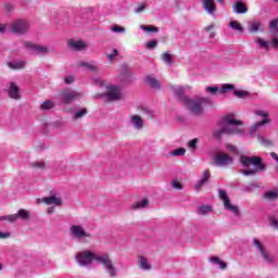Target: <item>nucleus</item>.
Wrapping results in <instances>:
<instances>
[{
	"mask_svg": "<svg viewBox=\"0 0 278 278\" xmlns=\"http://www.w3.org/2000/svg\"><path fill=\"white\" fill-rule=\"evenodd\" d=\"M219 199L223 201L224 210H226V212H230V214H233V216H240V207L231 203V199H229V195H227V191L220 189Z\"/></svg>",
	"mask_w": 278,
	"mask_h": 278,
	"instance_id": "obj_9",
	"label": "nucleus"
},
{
	"mask_svg": "<svg viewBox=\"0 0 278 278\" xmlns=\"http://www.w3.org/2000/svg\"><path fill=\"white\" fill-rule=\"evenodd\" d=\"M240 164H242L244 168H249V166L254 167L241 170V174L244 175L245 177L255 176L257 175V173H264V170H266V164L260 156L241 155Z\"/></svg>",
	"mask_w": 278,
	"mask_h": 278,
	"instance_id": "obj_2",
	"label": "nucleus"
},
{
	"mask_svg": "<svg viewBox=\"0 0 278 278\" xmlns=\"http://www.w3.org/2000/svg\"><path fill=\"white\" fill-rule=\"evenodd\" d=\"M205 184H207V180L205 179H200L197 185H195V190H201V188H203V186H205Z\"/></svg>",
	"mask_w": 278,
	"mask_h": 278,
	"instance_id": "obj_52",
	"label": "nucleus"
},
{
	"mask_svg": "<svg viewBox=\"0 0 278 278\" xmlns=\"http://www.w3.org/2000/svg\"><path fill=\"white\" fill-rule=\"evenodd\" d=\"M23 46L27 51H29V53H33V55H49V53H53L55 51L49 46H42L31 41H24Z\"/></svg>",
	"mask_w": 278,
	"mask_h": 278,
	"instance_id": "obj_7",
	"label": "nucleus"
},
{
	"mask_svg": "<svg viewBox=\"0 0 278 278\" xmlns=\"http://www.w3.org/2000/svg\"><path fill=\"white\" fill-rule=\"evenodd\" d=\"M270 123L269 118L262 119L261 122L255 123L250 127V136L251 138H257V131L264 127V125H268Z\"/></svg>",
	"mask_w": 278,
	"mask_h": 278,
	"instance_id": "obj_16",
	"label": "nucleus"
},
{
	"mask_svg": "<svg viewBox=\"0 0 278 278\" xmlns=\"http://www.w3.org/2000/svg\"><path fill=\"white\" fill-rule=\"evenodd\" d=\"M208 262H211V264H215L216 266H219L222 270H225L227 268V263L220 261L218 256H211L208 258Z\"/></svg>",
	"mask_w": 278,
	"mask_h": 278,
	"instance_id": "obj_29",
	"label": "nucleus"
},
{
	"mask_svg": "<svg viewBox=\"0 0 278 278\" xmlns=\"http://www.w3.org/2000/svg\"><path fill=\"white\" fill-rule=\"evenodd\" d=\"M108 90L106 99H109V101H118V99H123L121 87L110 86L108 87Z\"/></svg>",
	"mask_w": 278,
	"mask_h": 278,
	"instance_id": "obj_13",
	"label": "nucleus"
},
{
	"mask_svg": "<svg viewBox=\"0 0 278 278\" xmlns=\"http://www.w3.org/2000/svg\"><path fill=\"white\" fill-rule=\"evenodd\" d=\"M161 60L164 62V64H167V66H173V54L164 52L161 55Z\"/></svg>",
	"mask_w": 278,
	"mask_h": 278,
	"instance_id": "obj_33",
	"label": "nucleus"
},
{
	"mask_svg": "<svg viewBox=\"0 0 278 278\" xmlns=\"http://www.w3.org/2000/svg\"><path fill=\"white\" fill-rule=\"evenodd\" d=\"M122 75H124V77H129L131 75L127 65L122 66Z\"/></svg>",
	"mask_w": 278,
	"mask_h": 278,
	"instance_id": "obj_53",
	"label": "nucleus"
},
{
	"mask_svg": "<svg viewBox=\"0 0 278 278\" xmlns=\"http://www.w3.org/2000/svg\"><path fill=\"white\" fill-rule=\"evenodd\" d=\"M232 11L235 12V14H247V12H249V8H247V5L242 3V1H237L232 5Z\"/></svg>",
	"mask_w": 278,
	"mask_h": 278,
	"instance_id": "obj_22",
	"label": "nucleus"
},
{
	"mask_svg": "<svg viewBox=\"0 0 278 278\" xmlns=\"http://www.w3.org/2000/svg\"><path fill=\"white\" fill-rule=\"evenodd\" d=\"M58 99H60V101L65 105H71V103L77 101V99H81V92L73 89H63L59 92Z\"/></svg>",
	"mask_w": 278,
	"mask_h": 278,
	"instance_id": "obj_8",
	"label": "nucleus"
},
{
	"mask_svg": "<svg viewBox=\"0 0 278 278\" xmlns=\"http://www.w3.org/2000/svg\"><path fill=\"white\" fill-rule=\"evenodd\" d=\"M182 105L190 112V114H193V116H201L203 114V103H210V99L207 98H184Z\"/></svg>",
	"mask_w": 278,
	"mask_h": 278,
	"instance_id": "obj_3",
	"label": "nucleus"
},
{
	"mask_svg": "<svg viewBox=\"0 0 278 278\" xmlns=\"http://www.w3.org/2000/svg\"><path fill=\"white\" fill-rule=\"evenodd\" d=\"M74 81H75V76H73V75L64 77V84H66L67 86L73 84Z\"/></svg>",
	"mask_w": 278,
	"mask_h": 278,
	"instance_id": "obj_51",
	"label": "nucleus"
},
{
	"mask_svg": "<svg viewBox=\"0 0 278 278\" xmlns=\"http://www.w3.org/2000/svg\"><path fill=\"white\" fill-rule=\"evenodd\" d=\"M147 84H149L150 87H152L154 90H160V80L156 78H153L152 76H147L146 77Z\"/></svg>",
	"mask_w": 278,
	"mask_h": 278,
	"instance_id": "obj_30",
	"label": "nucleus"
},
{
	"mask_svg": "<svg viewBox=\"0 0 278 278\" xmlns=\"http://www.w3.org/2000/svg\"><path fill=\"white\" fill-rule=\"evenodd\" d=\"M197 144H199L198 138H194L188 142L189 149H192L193 151L197 149Z\"/></svg>",
	"mask_w": 278,
	"mask_h": 278,
	"instance_id": "obj_49",
	"label": "nucleus"
},
{
	"mask_svg": "<svg viewBox=\"0 0 278 278\" xmlns=\"http://www.w3.org/2000/svg\"><path fill=\"white\" fill-rule=\"evenodd\" d=\"M213 211L212 205H201L198 207L199 216H207V214H212Z\"/></svg>",
	"mask_w": 278,
	"mask_h": 278,
	"instance_id": "obj_28",
	"label": "nucleus"
},
{
	"mask_svg": "<svg viewBox=\"0 0 278 278\" xmlns=\"http://www.w3.org/2000/svg\"><path fill=\"white\" fill-rule=\"evenodd\" d=\"M147 8H149V4H147L146 2H141L134 9V12L135 14H142V12L147 10Z\"/></svg>",
	"mask_w": 278,
	"mask_h": 278,
	"instance_id": "obj_37",
	"label": "nucleus"
},
{
	"mask_svg": "<svg viewBox=\"0 0 278 278\" xmlns=\"http://www.w3.org/2000/svg\"><path fill=\"white\" fill-rule=\"evenodd\" d=\"M12 34H16L17 36H23V34H27L29 31V22L25 20H16L11 24Z\"/></svg>",
	"mask_w": 278,
	"mask_h": 278,
	"instance_id": "obj_10",
	"label": "nucleus"
},
{
	"mask_svg": "<svg viewBox=\"0 0 278 278\" xmlns=\"http://www.w3.org/2000/svg\"><path fill=\"white\" fill-rule=\"evenodd\" d=\"M172 186H173V188H175L176 190H181V188H184V187L181 186V184H179V182H177V181L172 182Z\"/></svg>",
	"mask_w": 278,
	"mask_h": 278,
	"instance_id": "obj_58",
	"label": "nucleus"
},
{
	"mask_svg": "<svg viewBox=\"0 0 278 278\" xmlns=\"http://www.w3.org/2000/svg\"><path fill=\"white\" fill-rule=\"evenodd\" d=\"M257 140L263 147H273V141L262 137L261 135H257Z\"/></svg>",
	"mask_w": 278,
	"mask_h": 278,
	"instance_id": "obj_40",
	"label": "nucleus"
},
{
	"mask_svg": "<svg viewBox=\"0 0 278 278\" xmlns=\"http://www.w3.org/2000/svg\"><path fill=\"white\" fill-rule=\"evenodd\" d=\"M0 220H8V223H16V215H4L0 216Z\"/></svg>",
	"mask_w": 278,
	"mask_h": 278,
	"instance_id": "obj_47",
	"label": "nucleus"
},
{
	"mask_svg": "<svg viewBox=\"0 0 278 278\" xmlns=\"http://www.w3.org/2000/svg\"><path fill=\"white\" fill-rule=\"evenodd\" d=\"M252 244L253 247H255V249L258 250V252L261 253V257H263V262L265 264H275V257H273V255H270V253L266 251L264 244H262V241H260L258 239H253Z\"/></svg>",
	"mask_w": 278,
	"mask_h": 278,
	"instance_id": "obj_11",
	"label": "nucleus"
},
{
	"mask_svg": "<svg viewBox=\"0 0 278 278\" xmlns=\"http://www.w3.org/2000/svg\"><path fill=\"white\" fill-rule=\"evenodd\" d=\"M8 31V24H0V34Z\"/></svg>",
	"mask_w": 278,
	"mask_h": 278,
	"instance_id": "obj_59",
	"label": "nucleus"
},
{
	"mask_svg": "<svg viewBox=\"0 0 278 278\" xmlns=\"http://www.w3.org/2000/svg\"><path fill=\"white\" fill-rule=\"evenodd\" d=\"M265 198L268 201H277L278 199V192L277 191H268L265 193Z\"/></svg>",
	"mask_w": 278,
	"mask_h": 278,
	"instance_id": "obj_41",
	"label": "nucleus"
},
{
	"mask_svg": "<svg viewBox=\"0 0 278 278\" xmlns=\"http://www.w3.org/2000/svg\"><path fill=\"white\" fill-rule=\"evenodd\" d=\"M172 90H173L175 97H177V99H179V101L181 103H184V99L189 98L188 96H184V92L186 90L184 87H172Z\"/></svg>",
	"mask_w": 278,
	"mask_h": 278,
	"instance_id": "obj_25",
	"label": "nucleus"
},
{
	"mask_svg": "<svg viewBox=\"0 0 278 278\" xmlns=\"http://www.w3.org/2000/svg\"><path fill=\"white\" fill-rule=\"evenodd\" d=\"M140 29H142V31H147L148 34H157V31H160V28L152 25H141Z\"/></svg>",
	"mask_w": 278,
	"mask_h": 278,
	"instance_id": "obj_34",
	"label": "nucleus"
},
{
	"mask_svg": "<svg viewBox=\"0 0 278 278\" xmlns=\"http://www.w3.org/2000/svg\"><path fill=\"white\" fill-rule=\"evenodd\" d=\"M174 157H179L181 155H186V149L185 148H178L169 153Z\"/></svg>",
	"mask_w": 278,
	"mask_h": 278,
	"instance_id": "obj_42",
	"label": "nucleus"
},
{
	"mask_svg": "<svg viewBox=\"0 0 278 278\" xmlns=\"http://www.w3.org/2000/svg\"><path fill=\"white\" fill-rule=\"evenodd\" d=\"M270 47L273 49H278V38L277 37L271 38V40L269 41V48Z\"/></svg>",
	"mask_w": 278,
	"mask_h": 278,
	"instance_id": "obj_50",
	"label": "nucleus"
},
{
	"mask_svg": "<svg viewBox=\"0 0 278 278\" xmlns=\"http://www.w3.org/2000/svg\"><path fill=\"white\" fill-rule=\"evenodd\" d=\"M254 114L255 116H260V118H263V121H265V118H268L269 116L268 111H264V110H255Z\"/></svg>",
	"mask_w": 278,
	"mask_h": 278,
	"instance_id": "obj_44",
	"label": "nucleus"
},
{
	"mask_svg": "<svg viewBox=\"0 0 278 278\" xmlns=\"http://www.w3.org/2000/svg\"><path fill=\"white\" fill-rule=\"evenodd\" d=\"M269 31L273 36H278V20H274L269 23Z\"/></svg>",
	"mask_w": 278,
	"mask_h": 278,
	"instance_id": "obj_36",
	"label": "nucleus"
},
{
	"mask_svg": "<svg viewBox=\"0 0 278 278\" xmlns=\"http://www.w3.org/2000/svg\"><path fill=\"white\" fill-rule=\"evenodd\" d=\"M229 28L235 29L239 34H244V27H242V24H240L238 21H231L229 23Z\"/></svg>",
	"mask_w": 278,
	"mask_h": 278,
	"instance_id": "obj_32",
	"label": "nucleus"
},
{
	"mask_svg": "<svg viewBox=\"0 0 278 278\" xmlns=\"http://www.w3.org/2000/svg\"><path fill=\"white\" fill-rule=\"evenodd\" d=\"M130 124L132 127L136 129L140 130L142 127H144V119L140 118L138 115H132L130 116Z\"/></svg>",
	"mask_w": 278,
	"mask_h": 278,
	"instance_id": "obj_23",
	"label": "nucleus"
},
{
	"mask_svg": "<svg viewBox=\"0 0 278 278\" xmlns=\"http://www.w3.org/2000/svg\"><path fill=\"white\" fill-rule=\"evenodd\" d=\"M235 88L236 87L231 84H224L219 89V93L223 94V92H229V90H235Z\"/></svg>",
	"mask_w": 278,
	"mask_h": 278,
	"instance_id": "obj_45",
	"label": "nucleus"
},
{
	"mask_svg": "<svg viewBox=\"0 0 278 278\" xmlns=\"http://www.w3.org/2000/svg\"><path fill=\"white\" fill-rule=\"evenodd\" d=\"M53 108H55V103L51 100L45 101L40 105L41 110H53Z\"/></svg>",
	"mask_w": 278,
	"mask_h": 278,
	"instance_id": "obj_39",
	"label": "nucleus"
},
{
	"mask_svg": "<svg viewBox=\"0 0 278 278\" xmlns=\"http://www.w3.org/2000/svg\"><path fill=\"white\" fill-rule=\"evenodd\" d=\"M206 92H210V94H217L218 92H220V90L218 89V87L213 86V87H206L205 88Z\"/></svg>",
	"mask_w": 278,
	"mask_h": 278,
	"instance_id": "obj_48",
	"label": "nucleus"
},
{
	"mask_svg": "<svg viewBox=\"0 0 278 278\" xmlns=\"http://www.w3.org/2000/svg\"><path fill=\"white\" fill-rule=\"evenodd\" d=\"M7 93L10 99H14L15 101H20L21 99V87L14 81H10L7 85Z\"/></svg>",
	"mask_w": 278,
	"mask_h": 278,
	"instance_id": "obj_12",
	"label": "nucleus"
},
{
	"mask_svg": "<svg viewBox=\"0 0 278 278\" xmlns=\"http://www.w3.org/2000/svg\"><path fill=\"white\" fill-rule=\"evenodd\" d=\"M48 214H53V212H55V208L53 206L49 207L48 208Z\"/></svg>",
	"mask_w": 278,
	"mask_h": 278,
	"instance_id": "obj_64",
	"label": "nucleus"
},
{
	"mask_svg": "<svg viewBox=\"0 0 278 278\" xmlns=\"http://www.w3.org/2000/svg\"><path fill=\"white\" fill-rule=\"evenodd\" d=\"M270 226L274 227V229H278V220L275 217H269Z\"/></svg>",
	"mask_w": 278,
	"mask_h": 278,
	"instance_id": "obj_54",
	"label": "nucleus"
},
{
	"mask_svg": "<svg viewBox=\"0 0 278 278\" xmlns=\"http://www.w3.org/2000/svg\"><path fill=\"white\" fill-rule=\"evenodd\" d=\"M202 179H205V181H207V179H210V170L208 169L204 170Z\"/></svg>",
	"mask_w": 278,
	"mask_h": 278,
	"instance_id": "obj_62",
	"label": "nucleus"
},
{
	"mask_svg": "<svg viewBox=\"0 0 278 278\" xmlns=\"http://www.w3.org/2000/svg\"><path fill=\"white\" fill-rule=\"evenodd\" d=\"M218 3H225V0H217ZM202 8L210 14L214 16L216 14V2L214 0H202Z\"/></svg>",
	"mask_w": 278,
	"mask_h": 278,
	"instance_id": "obj_14",
	"label": "nucleus"
},
{
	"mask_svg": "<svg viewBox=\"0 0 278 278\" xmlns=\"http://www.w3.org/2000/svg\"><path fill=\"white\" fill-rule=\"evenodd\" d=\"M132 210H144L146 207H149V200L143 199L141 201L136 202L131 205Z\"/></svg>",
	"mask_w": 278,
	"mask_h": 278,
	"instance_id": "obj_31",
	"label": "nucleus"
},
{
	"mask_svg": "<svg viewBox=\"0 0 278 278\" xmlns=\"http://www.w3.org/2000/svg\"><path fill=\"white\" fill-rule=\"evenodd\" d=\"M70 236L77 242H88L92 238L90 233L83 225H72L70 227Z\"/></svg>",
	"mask_w": 278,
	"mask_h": 278,
	"instance_id": "obj_6",
	"label": "nucleus"
},
{
	"mask_svg": "<svg viewBox=\"0 0 278 278\" xmlns=\"http://www.w3.org/2000/svg\"><path fill=\"white\" fill-rule=\"evenodd\" d=\"M11 233L10 232H1L0 231V240H5L10 238Z\"/></svg>",
	"mask_w": 278,
	"mask_h": 278,
	"instance_id": "obj_57",
	"label": "nucleus"
},
{
	"mask_svg": "<svg viewBox=\"0 0 278 278\" xmlns=\"http://www.w3.org/2000/svg\"><path fill=\"white\" fill-rule=\"evenodd\" d=\"M255 43L257 45V47L260 49H264L265 51L270 50V41H266V40L262 39L261 37H256Z\"/></svg>",
	"mask_w": 278,
	"mask_h": 278,
	"instance_id": "obj_26",
	"label": "nucleus"
},
{
	"mask_svg": "<svg viewBox=\"0 0 278 278\" xmlns=\"http://www.w3.org/2000/svg\"><path fill=\"white\" fill-rule=\"evenodd\" d=\"M98 264H101L104 273L110 278H116L118 277V267L114 265V261H112V257H110V254L103 253L100 254V257L98 258Z\"/></svg>",
	"mask_w": 278,
	"mask_h": 278,
	"instance_id": "obj_5",
	"label": "nucleus"
},
{
	"mask_svg": "<svg viewBox=\"0 0 278 278\" xmlns=\"http://www.w3.org/2000/svg\"><path fill=\"white\" fill-rule=\"evenodd\" d=\"M235 97H238V99H245V97H249V91L247 90H233Z\"/></svg>",
	"mask_w": 278,
	"mask_h": 278,
	"instance_id": "obj_43",
	"label": "nucleus"
},
{
	"mask_svg": "<svg viewBox=\"0 0 278 278\" xmlns=\"http://www.w3.org/2000/svg\"><path fill=\"white\" fill-rule=\"evenodd\" d=\"M144 113L148 115L149 118H153V112L146 110Z\"/></svg>",
	"mask_w": 278,
	"mask_h": 278,
	"instance_id": "obj_63",
	"label": "nucleus"
},
{
	"mask_svg": "<svg viewBox=\"0 0 278 278\" xmlns=\"http://www.w3.org/2000/svg\"><path fill=\"white\" fill-rule=\"evenodd\" d=\"M214 27H216V24H210L208 26L204 27V30L212 31V29H214Z\"/></svg>",
	"mask_w": 278,
	"mask_h": 278,
	"instance_id": "obj_60",
	"label": "nucleus"
},
{
	"mask_svg": "<svg viewBox=\"0 0 278 278\" xmlns=\"http://www.w3.org/2000/svg\"><path fill=\"white\" fill-rule=\"evenodd\" d=\"M227 149H228V151H231V153H238L236 146H227Z\"/></svg>",
	"mask_w": 278,
	"mask_h": 278,
	"instance_id": "obj_61",
	"label": "nucleus"
},
{
	"mask_svg": "<svg viewBox=\"0 0 278 278\" xmlns=\"http://www.w3.org/2000/svg\"><path fill=\"white\" fill-rule=\"evenodd\" d=\"M78 66H81L83 68H87V71H90L91 73H99V63L94 61H91V62L80 61L78 63Z\"/></svg>",
	"mask_w": 278,
	"mask_h": 278,
	"instance_id": "obj_17",
	"label": "nucleus"
},
{
	"mask_svg": "<svg viewBox=\"0 0 278 278\" xmlns=\"http://www.w3.org/2000/svg\"><path fill=\"white\" fill-rule=\"evenodd\" d=\"M229 164H233V159L228 154H217L215 156V166H229Z\"/></svg>",
	"mask_w": 278,
	"mask_h": 278,
	"instance_id": "obj_15",
	"label": "nucleus"
},
{
	"mask_svg": "<svg viewBox=\"0 0 278 278\" xmlns=\"http://www.w3.org/2000/svg\"><path fill=\"white\" fill-rule=\"evenodd\" d=\"M100 257L101 254H97L90 250L80 251L75 255L76 263L80 268H88L92 266V262H97L98 264Z\"/></svg>",
	"mask_w": 278,
	"mask_h": 278,
	"instance_id": "obj_4",
	"label": "nucleus"
},
{
	"mask_svg": "<svg viewBox=\"0 0 278 278\" xmlns=\"http://www.w3.org/2000/svg\"><path fill=\"white\" fill-rule=\"evenodd\" d=\"M242 125V121L236 119L235 114L225 115L218 121L217 127L213 130V138L220 141L224 136H238L243 134Z\"/></svg>",
	"mask_w": 278,
	"mask_h": 278,
	"instance_id": "obj_1",
	"label": "nucleus"
},
{
	"mask_svg": "<svg viewBox=\"0 0 278 278\" xmlns=\"http://www.w3.org/2000/svg\"><path fill=\"white\" fill-rule=\"evenodd\" d=\"M111 31H113L114 34H125L126 29L123 26L113 25Z\"/></svg>",
	"mask_w": 278,
	"mask_h": 278,
	"instance_id": "obj_46",
	"label": "nucleus"
},
{
	"mask_svg": "<svg viewBox=\"0 0 278 278\" xmlns=\"http://www.w3.org/2000/svg\"><path fill=\"white\" fill-rule=\"evenodd\" d=\"M68 47L74 51H86V49H88V45L81 40H70Z\"/></svg>",
	"mask_w": 278,
	"mask_h": 278,
	"instance_id": "obj_18",
	"label": "nucleus"
},
{
	"mask_svg": "<svg viewBox=\"0 0 278 278\" xmlns=\"http://www.w3.org/2000/svg\"><path fill=\"white\" fill-rule=\"evenodd\" d=\"M137 264L141 270H151L152 266L148 257L143 255L138 256Z\"/></svg>",
	"mask_w": 278,
	"mask_h": 278,
	"instance_id": "obj_20",
	"label": "nucleus"
},
{
	"mask_svg": "<svg viewBox=\"0 0 278 278\" xmlns=\"http://www.w3.org/2000/svg\"><path fill=\"white\" fill-rule=\"evenodd\" d=\"M30 167L35 168V170H45L46 164L43 161H34L30 163Z\"/></svg>",
	"mask_w": 278,
	"mask_h": 278,
	"instance_id": "obj_35",
	"label": "nucleus"
},
{
	"mask_svg": "<svg viewBox=\"0 0 278 278\" xmlns=\"http://www.w3.org/2000/svg\"><path fill=\"white\" fill-rule=\"evenodd\" d=\"M4 10H5L7 14H10V12H12V10H14V5L10 4V3H4Z\"/></svg>",
	"mask_w": 278,
	"mask_h": 278,
	"instance_id": "obj_56",
	"label": "nucleus"
},
{
	"mask_svg": "<svg viewBox=\"0 0 278 278\" xmlns=\"http://www.w3.org/2000/svg\"><path fill=\"white\" fill-rule=\"evenodd\" d=\"M26 65H27V62L25 61L7 62V66L12 71H23V68H25Z\"/></svg>",
	"mask_w": 278,
	"mask_h": 278,
	"instance_id": "obj_21",
	"label": "nucleus"
},
{
	"mask_svg": "<svg viewBox=\"0 0 278 278\" xmlns=\"http://www.w3.org/2000/svg\"><path fill=\"white\" fill-rule=\"evenodd\" d=\"M250 34H257V31H264L262 27V22L260 21H252L248 27Z\"/></svg>",
	"mask_w": 278,
	"mask_h": 278,
	"instance_id": "obj_24",
	"label": "nucleus"
},
{
	"mask_svg": "<svg viewBox=\"0 0 278 278\" xmlns=\"http://www.w3.org/2000/svg\"><path fill=\"white\" fill-rule=\"evenodd\" d=\"M14 216H16V220H18V218H21V220H29L30 218L29 211L25 208H20Z\"/></svg>",
	"mask_w": 278,
	"mask_h": 278,
	"instance_id": "obj_27",
	"label": "nucleus"
},
{
	"mask_svg": "<svg viewBox=\"0 0 278 278\" xmlns=\"http://www.w3.org/2000/svg\"><path fill=\"white\" fill-rule=\"evenodd\" d=\"M42 203L46 205H56V207H60V205H62V198L55 195L46 197L42 198Z\"/></svg>",
	"mask_w": 278,
	"mask_h": 278,
	"instance_id": "obj_19",
	"label": "nucleus"
},
{
	"mask_svg": "<svg viewBox=\"0 0 278 278\" xmlns=\"http://www.w3.org/2000/svg\"><path fill=\"white\" fill-rule=\"evenodd\" d=\"M155 47H157V41L155 40H151L146 45L147 49H155Z\"/></svg>",
	"mask_w": 278,
	"mask_h": 278,
	"instance_id": "obj_55",
	"label": "nucleus"
},
{
	"mask_svg": "<svg viewBox=\"0 0 278 278\" xmlns=\"http://www.w3.org/2000/svg\"><path fill=\"white\" fill-rule=\"evenodd\" d=\"M86 114H88V109H81L74 114L73 119L79 121V118H84Z\"/></svg>",
	"mask_w": 278,
	"mask_h": 278,
	"instance_id": "obj_38",
	"label": "nucleus"
}]
</instances>
